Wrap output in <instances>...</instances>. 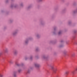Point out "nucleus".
<instances>
[{
	"label": "nucleus",
	"mask_w": 77,
	"mask_h": 77,
	"mask_svg": "<svg viewBox=\"0 0 77 77\" xmlns=\"http://www.w3.org/2000/svg\"><path fill=\"white\" fill-rule=\"evenodd\" d=\"M17 53V51H16V52H14V54H16V53Z\"/></svg>",
	"instance_id": "6e6552de"
},
{
	"label": "nucleus",
	"mask_w": 77,
	"mask_h": 77,
	"mask_svg": "<svg viewBox=\"0 0 77 77\" xmlns=\"http://www.w3.org/2000/svg\"><path fill=\"white\" fill-rule=\"evenodd\" d=\"M36 50L37 51V49H36Z\"/></svg>",
	"instance_id": "ddd939ff"
},
{
	"label": "nucleus",
	"mask_w": 77,
	"mask_h": 77,
	"mask_svg": "<svg viewBox=\"0 0 77 77\" xmlns=\"http://www.w3.org/2000/svg\"><path fill=\"white\" fill-rule=\"evenodd\" d=\"M26 43H27V42H26Z\"/></svg>",
	"instance_id": "f8f14e48"
},
{
	"label": "nucleus",
	"mask_w": 77,
	"mask_h": 77,
	"mask_svg": "<svg viewBox=\"0 0 77 77\" xmlns=\"http://www.w3.org/2000/svg\"><path fill=\"white\" fill-rule=\"evenodd\" d=\"M61 31L59 32L58 33V34L60 35V34H61Z\"/></svg>",
	"instance_id": "39448f33"
},
{
	"label": "nucleus",
	"mask_w": 77,
	"mask_h": 77,
	"mask_svg": "<svg viewBox=\"0 0 77 77\" xmlns=\"http://www.w3.org/2000/svg\"><path fill=\"white\" fill-rule=\"evenodd\" d=\"M3 75H2L0 74V77H3Z\"/></svg>",
	"instance_id": "423d86ee"
},
{
	"label": "nucleus",
	"mask_w": 77,
	"mask_h": 77,
	"mask_svg": "<svg viewBox=\"0 0 77 77\" xmlns=\"http://www.w3.org/2000/svg\"><path fill=\"white\" fill-rule=\"evenodd\" d=\"M57 71V69H55L53 71L54 72H56V71Z\"/></svg>",
	"instance_id": "7ed1b4c3"
},
{
	"label": "nucleus",
	"mask_w": 77,
	"mask_h": 77,
	"mask_svg": "<svg viewBox=\"0 0 77 77\" xmlns=\"http://www.w3.org/2000/svg\"><path fill=\"white\" fill-rule=\"evenodd\" d=\"M42 0H39V2H41Z\"/></svg>",
	"instance_id": "9d476101"
},
{
	"label": "nucleus",
	"mask_w": 77,
	"mask_h": 77,
	"mask_svg": "<svg viewBox=\"0 0 77 77\" xmlns=\"http://www.w3.org/2000/svg\"><path fill=\"white\" fill-rule=\"evenodd\" d=\"M14 77H17V75H16V74H15V73H14Z\"/></svg>",
	"instance_id": "20e7f679"
},
{
	"label": "nucleus",
	"mask_w": 77,
	"mask_h": 77,
	"mask_svg": "<svg viewBox=\"0 0 77 77\" xmlns=\"http://www.w3.org/2000/svg\"><path fill=\"white\" fill-rule=\"evenodd\" d=\"M32 58V57H30V59L31 60Z\"/></svg>",
	"instance_id": "1a4fd4ad"
},
{
	"label": "nucleus",
	"mask_w": 77,
	"mask_h": 77,
	"mask_svg": "<svg viewBox=\"0 0 77 77\" xmlns=\"http://www.w3.org/2000/svg\"><path fill=\"white\" fill-rule=\"evenodd\" d=\"M9 62H10V63H11V61H9Z\"/></svg>",
	"instance_id": "9b49d317"
},
{
	"label": "nucleus",
	"mask_w": 77,
	"mask_h": 77,
	"mask_svg": "<svg viewBox=\"0 0 77 77\" xmlns=\"http://www.w3.org/2000/svg\"><path fill=\"white\" fill-rule=\"evenodd\" d=\"M65 74H66V75H68V74H69V71H67L66 72H65Z\"/></svg>",
	"instance_id": "f03ea898"
},
{
	"label": "nucleus",
	"mask_w": 77,
	"mask_h": 77,
	"mask_svg": "<svg viewBox=\"0 0 77 77\" xmlns=\"http://www.w3.org/2000/svg\"><path fill=\"white\" fill-rule=\"evenodd\" d=\"M35 67H37V68L40 66L39 64H35Z\"/></svg>",
	"instance_id": "f257e3e1"
},
{
	"label": "nucleus",
	"mask_w": 77,
	"mask_h": 77,
	"mask_svg": "<svg viewBox=\"0 0 77 77\" xmlns=\"http://www.w3.org/2000/svg\"><path fill=\"white\" fill-rule=\"evenodd\" d=\"M20 71H21V70H18V72H20Z\"/></svg>",
	"instance_id": "0eeeda50"
}]
</instances>
